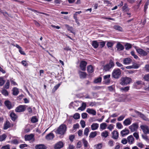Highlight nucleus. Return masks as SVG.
I'll return each mask as SVG.
<instances>
[{
	"label": "nucleus",
	"mask_w": 149,
	"mask_h": 149,
	"mask_svg": "<svg viewBox=\"0 0 149 149\" xmlns=\"http://www.w3.org/2000/svg\"><path fill=\"white\" fill-rule=\"evenodd\" d=\"M67 127L65 125L61 124L56 130H54L55 133L61 136L63 135L66 132Z\"/></svg>",
	"instance_id": "obj_1"
},
{
	"label": "nucleus",
	"mask_w": 149,
	"mask_h": 149,
	"mask_svg": "<svg viewBox=\"0 0 149 149\" xmlns=\"http://www.w3.org/2000/svg\"><path fill=\"white\" fill-rule=\"evenodd\" d=\"M121 72V70L119 69H115L112 72L111 76L114 78L118 79L120 76Z\"/></svg>",
	"instance_id": "obj_2"
},
{
	"label": "nucleus",
	"mask_w": 149,
	"mask_h": 149,
	"mask_svg": "<svg viewBox=\"0 0 149 149\" xmlns=\"http://www.w3.org/2000/svg\"><path fill=\"white\" fill-rule=\"evenodd\" d=\"M114 66V64L112 60H110L109 63L104 66L103 70L105 71H109L111 68Z\"/></svg>",
	"instance_id": "obj_3"
},
{
	"label": "nucleus",
	"mask_w": 149,
	"mask_h": 149,
	"mask_svg": "<svg viewBox=\"0 0 149 149\" xmlns=\"http://www.w3.org/2000/svg\"><path fill=\"white\" fill-rule=\"evenodd\" d=\"M131 81L130 78L127 77L123 78L121 79L120 84L122 85H126L130 84Z\"/></svg>",
	"instance_id": "obj_4"
},
{
	"label": "nucleus",
	"mask_w": 149,
	"mask_h": 149,
	"mask_svg": "<svg viewBox=\"0 0 149 149\" xmlns=\"http://www.w3.org/2000/svg\"><path fill=\"white\" fill-rule=\"evenodd\" d=\"M140 127L144 134H149V127L148 126L146 125H141Z\"/></svg>",
	"instance_id": "obj_5"
},
{
	"label": "nucleus",
	"mask_w": 149,
	"mask_h": 149,
	"mask_svg": "<svg viewBox=\"0 0 149 149\" xmlns=\"http://www.w3.org/2000/svg\"><path fill=\"white\" fill-rule=\"evenodd\" d=\"M138 126V125L137 123H134L129 126V128L131 132H134L137 130Z\"/></svg>",
	"instance_id": "obj_6"
},
{
	"label": "nucleus",
	"mask_w": 149,
	"mask_h": 149,
	"mask_svg": "<svg viewBox=\"0 0 149 149\" xmlns=\"http://www.w3.org/2000/svg\"><path fill=\"white\" fill-rule=\"evenodd\" d=\"M135 113L138 116L141 117L143 120L146 121H149V119L147 118L144 115L141 113L136 110L134 111Z\"/></svg>",
	"instance_id": "obj_7"
},
{
	"label": "nucleus",
	"mask_w": 149,
	"mask_h": 149,
	"mask_svg": "<svg viewBox=\"0 0 149 149\" xmlns=\"http://www.w3.org/2000/svg\"><path fill=\"white\" fill-rule=\"evenodd\" d=\"M25 109V106L20 105L16 108L15 111L17 112H21L24 111Z\"/></svg>",
	"instance_id": "obj_8"
},
{
	"label": "nucleus",
	"mask_w": 149,
	"mask_h": 149,
	"mask_svg": "<svg viewBox=\"0 0 149 149\" xmlns=\"http://www.w3.org/2000/svg\"><path fill=\"white\" fill-rule=\"evenodd\" d=\"M87 64L86 61H82L80 62V67L82 71H85L86 70V67Z\"/></svg>",
	"instance_id": "obj_9"
},
{
	"label": "nucleus",
	"mask_w": 149,
	"mask_h": 149,
	"mask_svg": "<svg viewBox=\"0 0 149 149\" xmlns=\"http://www.w3.org/2000/svg\"><path fill=\"white\" fill-rule=\"evenodd\" d=\"M137 52L139 54L143 56H146L148 54V52L141 49L139 48L136 49Z\"/></svg>",
	"instance_id": "obj_10"
},
{
	"label": "nucleus",
	"mask_w": 149,
	"mask_h": 149,
	"mask_svg": "<svg viewBox=\"0 0 149 149\" xmlns=\"http://www.w3.org/2000/svg\"><path fill=\"white\" fill-rule=\"evenodd\" d=\"M132 118H129L125 119L123 122V123L125 126H127L131 124Z\"/></svg>",
	"instance_id": "obj_11"
},
{
	"label": "nucleus",
	"mask_w": 149,
	"mask_h": 149,
	"mask_svg": "<svg viewBox=\"0 0 149 149\" xmlns=\"http://www.w3.org/2000/svg\"><path fill=\"white\" fill-rule=\"evenodd\" d=\"M112 137L114 139H117L119 137V133L117 130H114L111 133Z\"/></svg>",
	"instance_id": "obj_12"
},
{
	"label": "nucleus",
	"mask_w": 149,
	"mask_h": 149,
	"mask_svg": "<svg viewBox=\"0 0 149 149\" xmlns=\"http://www.w3.org/2000/svg\"><path fill=\"white\" fill-rule=\"evenodd\" d=\"M63 146V143L61 141H60L56 143L54 146V148L55 149H60L62 148Z\"/></svg>",
	"instance_id": "obj_13"
},
{
	"label": "nucleus",
	"mask_w": 149,
	"mask_h": 149,
	"mask_svg": "<svg viewBox=\"0 0 149 149\" xmlns=\"http://www.w3.org/2000/svg\"><path fill=\"white\" fill-rule=\"evenodd\" d=\"M116 47L117 51H118L123 50L124 49V46L119 42H118L116 46Z\"/></svg>",
	"instance_id": "obj_14"
},
{
	"label": "nucleus",
	"mask_w": 149,
	"mask_h": 149,
	"mask_svg": "<svg viewBox=\"0 0 149 149\" xmlns=\"http://www.w3.org/2000/svg\"><path fill=\"white\" fill-rule=\"evenodd\" d=\"M34 135L33 134H26L24 136V139L25 141H30L33 139Z\"/></svg>",
	"instance_id": "obj_15"
},
{
	"label": "nucleus",
	"mask_w": 149,
	"mask_h": 149,
	"mask_svg": "<svg viewBox=\"0 0 149 149\" xmlns=\"http://www.w3.org/2000/svg\"><path fill=\"white\" fill-rule=\"evenodd\" d=\"M54 136V134L53 133L51 132L46 136L45 138L47 140H50L53 139Z\"/></svg>",
	"instance_id": "obj_16"
},
{
	"label": "nucleus",
	"mask_w": 149,
	"mask_h": 149,
	"mask_svg": "<svg viewBox=\"0 0 149 149\" xmlns=\"http://www.w3.org/2000/svg\"><path fill=\"white\" fill-rule=\"evenodd\" d=\"M4 104L8 109H11L13 107L11 102L9 100L5 101L4 102Z\"/></svg>",
	"instance_id": "obj_17"
},
{
	"label": "nucleus",
	"mask_w": 149,
	"mask_h": 149,
	"mask_svg": "<svg viewBox=\"0 0 149 149\" xmlns=\"http://www.w3.org/2000/svg\"><path fill=\"white\" fill-rule=\"evenodd\" d=\"M86 112L90 114L93 115H95L96 114V111L92 109L88 108L86 110Z\"/></svg>",
	"instance_id": "obj_18"
},
{
	"label": "nucleus",
	"mask_w": 149,
	"mask_h": 149,
	"mask_svg": "<svg viewBox=\"0 0 149 149\" xmlns=\"http://www.w3.org/2000/svg\"><path fill=\"white\" fill-rule=\"evenodd\" d=\"M127 140L128 143L130 144H133L134 141V139L132 135L128 136Z\"/></svg>",
	"instance_id": "obj_19"
},
{
	"label": "nucleus",
	"mask_w": 149,
	"mask_h": 149,
	"mask_svg": "<svg viewBox=\"0 0 149 149\" xmlns=\"http://www.w3.org/2000/svg\"><path fill=\"white\" fill-rule=\"evenodd\" d=\"M35 148L36 149H47V147L44 144H40L36 145Z\"/></svg>",
	"instance_id": "obj_20"
},
{
	"label": "nucleus",
	"mask_w": 149,
	"mask_h": 149,
	"mask_svg": "<svg viewBox=\"0 0 149 149\" xmlns=\"http://www.w3.org/2000/svg\"><path fill=\"white\" fill-rule=\"evenodd\" d=\"M78 74L80 78L81 79H84L85 78L87 75V74L85 72H82L80 71H79Z\"/></svg>",
	"instance_id": "obj_21"
},
{
	"label": "nucleus",
	"mask_w": 149,
	"mask_h": 149,
	"mask_svg": "<svg viewBox=\"0 0 149 149\" xmlns=\"http://www.w3.org/2000/svg\"><path fill=\"white\" fill-rule=\"evenodd\" d=\"M129 132V131L128 129H125L121 131L120 132V133L121 136H122L127 135Z\"/></svg>",
	"instance_id": "obj_22"
},
{
	"label": "nucleus",
	"mask_w": 149,
	"mask_h": 149,
	"mask_svg": "<svg viewBox=\"0 0 149 149\" xmlns=\"http://www.w3.org/2000/svg\"><path fill=\"white\" fill-rule=\"evenodd\" d=\"M132 60L130 58H126L123 60V63L125 65L129 64L132 62Z\"/></svg>",
	"instance_id": "obj_23"
},
{
	"label": "nucleus",
	"mask_w": 149,
	"mask_h": 149,
	"mask_svg": "<svg viewBox=\"0 0 149 149\" xmlns=\"http://www.w3.org/2000/svg\"><path fill=\"white\" fill-rule=\"evenodd\" d=\"M107 126V124L105 123H103L100 125V131L105 130Z\"/></svg>",
	"instance_id": "obj_24"
},
{
	"label": "nucleus",
	"mask_w": 149,
	"mask_h": 149,
	"mask_svg": "<svg viewBox=\"0 0 149 149\" xmlns=\"http://www.w3.org/2000/svg\"><path fill=\"white\" fill-rule=\"evenodd\" d=\"M99 127V124L97 123H93L91 126V130H97Z\"/></svg>",
	"instance_id": "obj_25"
},
{
	"label": "nucleus",
	"mask_w": 149,
	"mask_h": 149,
	"mask_svg": "<svg viewBox=\"0 0 149 149\" xmlns=\"http://www.w3.org/2000/svg\"><path fill=\"white\" fill-rule=\"evenodd\" d=\"M109 132L107 130H104L101 133V136L102 137L105 138H107L109 136Z\"/></svg>",
	"instance_id": "obj_26"
},
{
	"label": "nucleus",
	"mask_w": 149,
	"mask_h": 149,
	"mask_svg": "<svg viewBox=\"0 0 149 149\" xmlns=\"http://www.w3.org/2000/svg\"><path fill=\"white\" fill-rule=\"evenodd\" d=\"M83 141L85 149H88L89 148V146L87 141L85 140L84 139H83Z\"/></svg>",
	"instance_id": "obj_27"
},
{
	"label": "nucleus",
	"mask_w": 149,
	"mask_h": 149,
	"mask_svg": "<svg viewBox=\"0 0 149 149\" xmlns=\"http://www.w3.org/2000/svg\"><path fill=\"white\" fill-rule=\"evenodd\" d=\"M10 116L11 119L13 121H15L17 117V116L13 112H12L10 114Z\"/></svg>",
	"instance_id": "obj_28"
},
{
	"label": "nucleus",
	"mask_w": 149,
	"mask_h": 149,
	"mask_svg": "<svg viewBox=\"0 0 149 149\" xmlns=\"http://www.w3.org/2000/svg\"><path fill=\"white\" fill-rule=\"evenodd\" d=\"M143 82L141 81H137L134 84V86L136 87V88L137 89L139 88H138V86H141Z\"/></svg>",
	"instance_id": "obj_29"
},
{
	"label": "nucleus",
	"mask_w": 149,
	"mask_h": 149,
	"mask_svg": "<svg viewBox=\"0 0 149 149\" xmlns=\"http://www.w3.org/2000/svg\"><path fill=\"white\" fill-rule=\"evenodd\" d=\"M86 104L85 102H83L82 104V106L78 108L79 110H81V111L84 110L86 108Z\"/></svg>",
	"instance_id": "obj_30"
},
{
	"label": "nucleus",
	"mask_w": 149,
	"mask_h": 149,
	"mask_svg": "<svg viewBox=\"0 0 149 149\" xmlns=\"http://www.w3.org/2000/svg\"><path fill=\"white\" fill-rule=\"evenodd\" d=\"M13 91V94L14 95H17L19 93V91L18 88H13L12 90Z\"/></svg>",
	"instance_id": "obj_31"
},
{
	"label": "nucleus",
	"mask_w": 149,
	"mask_h": 149,
	"mask_svg": "<svg viewBox=\"0 0 149 149\" xmlns=\"http://www.w3.org/2000/svg\"><path fill=\"white\" fill-rule=\"evenodd\" d=\"M99 44L97 41H93L92 42V45L94 48H96L98 47Z\"/></svg>",
	"instance_id": "obj_32"
},
{
	"label": "nucleus",
	"mask_w": 149,
	"mask_h": 149,
	"mask_svg": "<svg viewBox=\"0 0 149 149\" xmlns=\"http://www.w3.org/2000/svg\"><path fill=\"white\" fill-rule=\"evenodd\" d=\"M97 135V132L96 131L91 132L89 135L90 138H93L95 137Z\"/></svg>",
	"instance_id": "obj_33"
},
{
	"label": "nucleus",
	"mask_w": 149,
	"mask_h": 149,
	"mask_svg": "<svg viewBox=\"0 0 149 149\" xmlns=\"http://www.w3.org/2000/svg\"><path fill=\"white\" fill-rule=\"evenodd\" d=\"M10 127V123L8 121H6V123L4 124V129L6 130Z\"/></svg>",
	"instance_id": "obj_34"
},
{
	"label": "nucleus",
	"mask_w": 149,
	"mask_h": 149,
	"mask_svg": "<svg viewBox=\"0 0 149 149\" xmlns=\"http://www.w3.org/2000/svg\"><path fill=\"white\" fill-rule=\"evenodd\" d=\"M87 70L89 73H92L93 72V67L91 65H89L87 67Z\"/></svg>",
	"instance_id": "obj_35"
},
{
	"label": "nucleus",
	"mask_w": 149,
	"mask_h": 149,
	"mask_svg": "<svg viewBox=\"0 0 149 149\" xmlns=\"http://www.w3.org/2000/svg\"><path fill=\"white\" fill-rule=\"evenodd\" d=\"M65 26L67 28L68 31H70V32L72 33H73V28L72 27L70 26L67 24H65Z\"/></svg>",
	"instance_id": "obj_36"
},
{
	"label": "nucleus",
	"mask_w": 149,
	"mask_h": 149,
	"mask_svg": "<svg viewBox=\"0 0 149 149\" xmlns=\"http://www.w3.org/2000/svg\"><path fill=\"white\" fill-rule=\"evenodd\" d=\"M1 93L3 95L6 96H7L8 95V91L5 89L2 90L1 91Z\"/></svg>",
	"instance_id": "obj_37"
},
{
	"label": "nucleus",
	"mask_w": 149,
	"mask_h": 149,
	"mask_svg": "<svg viewBox=\"0 0 149 149\" xmlns=\"http://www.w3.org/2000/svg\"><path fill=\"white\" fill-rule=\"evenodd\" d=\"M125 49L127 50L131 48L132 47L131 45L128 43H126L125 45Z\"/></svg>",
	"instance_id": "obj_38"
},
{
	"label": "nucleus",
	"mask_w": 149,
	"mask_h": 149,
	"mask_svg": "<svg viewBox=\"0 0 149 149\" xmlns=\"http://www.w3.org/2000/svg\"><path fill=\"white\" fill-rule=\"evenodd\" d=\"M116 63L117 66L121 67V69L123 70H124V69L125 68L123 67V65L122 64L118 62H116Z\"/></svg>",
	"instance_id": "obj_39"
},
{
	"label": "nucleus",
	"mask_w": 149,
	"mask_h": 149,
	"mask_svg": "<svg viewBox=\"0 0 149 149\" xmlns=\"http://www.w3.org/2000/svg\"><path fill=\"white\" fill-rule=\"evenodd\" d=\"M143 78L146 81H149V74L145 75Z\"/></svg>",
	"instance_id": "obj_40"
},
{
	"label": "nucleus",
	"mask_w": 149,
	"mask_h": 149,
	"mask_svg": "<svg viewBox=\"0 0 149 149\" xmlns=\"http://www.w3.org/2000/svg\"><path fill=\"white\" fill-rule=\"evenodd\" d=\"M129 86H126L124 88H120V90L122 91L126 92L129 90Z\"/></svg>",
	"instance_id": "obj_41"
},
{
	"label": "nucleus",
	"mask_w": 149,
	"mask_h": 149,
	"mask_svg": "<svg viewBox=\"0 0 149 149\" xmlns=\"http://www.w3.org/2000/svg\"><path fill=\"white\" fill-rule=\"evenodd\" d=\"M116 127L118 129H121L123 128V126L121 123H117L116 124Z\"/></svg>",
	"instance_id": "obj_42"
},
{
	"label": "nucleus",
	"mask_w": 149,
	"mask_h": 149,
	"mask_svg": "<svg viewBox=\"0 0 149 149\" xmlns=\"http://www.w3.org/2000/svg\"><path fill=\"white\" fill-rule=\"evenodd\" d=\"M113 27L114 29L118 31H121L122 30V28L119 26L115 25Z\"/></svg>",
	"instance_id": "obj_43"
},
{
	"label": "nucleus",
	"mask_w": 149,
	"mask_h": 149,
	"mask_svg": "<svg viewBox=\"0 0 149 149\" xmlns=\"http://www.w3.org/2000/svg\"><path fill=\"white\" fill-rule=\"evenodd\" d=\"M89 132V128L88 127L86 128L84 130V135L88 136V133Z\"/></svg>",
	"instance_id": "obj_44"
},
{
	"label": "nucleus",
	"mask_w": 149,
	"mask_h": 149,
	"mask_svg": "<svg viewBox=\"0 0 149 149\" xmlns=\"http://www.w3.org/2000/svg\"><path fill=\"white\" fill-rule=\"evenodd\" d=\"M60 85V84H59L57 85H56L55 86L54 88H53L52 90V91L53 92H54L57 89L59 88V86Z\"/></svg>",
	"instance_id": "obj_45"
},
{
	"label": "nucleus",
	"mask_w": 149,
	"mask_h": 149,
	"mask_svg": "<svg viewBox=\"0 0 149 149\" xmlns=\"http://www.w3.org/2000/svg\"><path fill=\"white\" fill-rule=\"evenodd\" d=\"M6 137V136L5 134H3L0 136V141H2L5 139Z\"/></svg>",
	"instance_id": "obj_46"
},
{
	"label": "nucleus",
	"mask_w": 149,
	"mask_h": 149,
	"mask_svg": "<svg viewBox=\"0 0 149 149\" xmlns=\"http://www.w3.org/2000/svg\"><path fill=\"white\" fill-rule=\"evenodd\" d=\"M114 125L111 124L108 126L107 128L110 131H111L114 129Z\"/></svg>",
	"instance_id": "obj_47"
},
{
	"label": "nucleus",
	"mask_w": 149,
	"mask_h": 149,
	"mask_svg": "<svg viewBox=\"0 0 149 149\" xmlns=\"http://www.w3.org/2000/svg\"><path fill=\"white\" fill-rule=\"evenodd\" d=\"M125 117V116L124 115H123L117 118V120L118 121H121Z\"/></svg>",
	"instance_id": "obj_48"
},
{
	"label": "nucleus",
	"mask_w": 149,
	"mask_h": 149,
	"mask_svg": "<svg viewBox=\"0 0 149 149\" xmlns=\"http://www.w3.org/2000/svg\"><path fill=\"white\" fill-rule=\"evenodd\" d=\"M80 115L78 113H75L73 116V117L74 119H77L79 118Z\"/></svg>",
	"instance_id": "obj_49"
},
{
	"label": "nucleus",
	"mask_w": 149,
	"mask_h": 149,
	"mask_svg": "<svg viewBox=\"0 0 149 149\" xmlns=\"http://www.w3.org/2000/svg\"><path fill=\"white\" fill-rule=\"evenodd\" d=\"M102 80V78L100 77H99L96 79L94 81V82L95 83H97L100 82Z\"/></svg>",
	"instance_id": "obj_50"
},
{
	"label": "nucleus",
	"mask_w": 149,
	"mask_h": 149,
	"mask_svg": "<svg viewBox=\"0 0 149 149\" xmlns=\"http://www.w3.org/2000/svg\"><path fill=\"white\" fill-rule=\"evenodd\" d=\"M10 81L9 80H8L4 86V88L6 89H8L9 88Z\"/></svg>",
	"instance_id": "obj_51"
},
{
	"label": "nucleus",
	"mask_w": 149,
	"mask_h": 149,
	"mask_svg": "<svg viewBox=\"0 0 149 149\" xmlns=\"http://www.w3.org/2000/svg\"><path fill=\"white\" fill-rule=\"evenodd\" d=\"M38 121V120L35 116L33 117L31 119V121L33 123H35Z\"/></svg>",
	"instance_id": "obj_52"
},
{
	"label": "nucleus",
	"mask_w": 149,
	"mask_h": 149,
	"mask_svg": "<svg viewBox=\"0 0 149 149\" xmlns=\"http://www.w3.org/2000/svg\"><path fill=\"white\" fill-rule=\"evenodd\" d=\"M5 81L3 78H0V86H2L5 83Z\"/></svg>",
	"instance_id": "obj_53"
},
{
	"label": "nucleus",
	"mask_w": 149,
	"mask_h": 149,
	"mask_svg": "<svg viewBox=\"0 0 149 149\" xmlns=\"http://www.w3.org/2000/svg\"><path fill=\"white\" fill-rule=\"evenodd\" d=\"M137 146L141 148H144L145 146L141 143H138L137 144Z\"/></svg>",
	"instance_id": "obj_54"
},
{
	"label": "nucleus",
	"mask_w": 149,
	"mask_h": 149,
	"mask_svg": "<svg viewBox=\"0 0 149 149\" xmlns=\"http://www.w3.org/2000/svg\"><path fill=\"white\" fill-rule=\"evenodd\" d=\"M99 44H100V47L101 48H102L104 46L105 42L104 41H101L99 42Z\"/></svg>",
	"instance_id": "obj_55"
},
{
	"label": "nucleus",
	"mask_w": 149,
	"mask_h": 149,
	"mask_svg": "<svg viewBox=\"0 0 149 149\" xmlns=\"http://www.w3.org/2000/svg\"><path fill=\"white\" fill-rule=\"evenodd\" d=\"M82 146V143L80 141H78L76 147L77 148H80Z\"/></svg>",
	"instance_id": "obj_56"
},
{
	"label": "nucleus",
	"mask_w": 149,
	"mask_h": 149,
	"mask_svg": "<svg viewBox=\"0 0 149 149\" xmlns=\"http://www.w3.org/2000/svg\"><path fill=\"white\" fill-rule=\"evenodd\" d=\"M80 124L82 128H84L85 126V122L83 120H81L80 122Z\"/></svg>",
	"instance_id": "obj_57"
},
{
	"label": "nucleus",
	"mask_w": 149,
	"mask_h": 149,
	"mask_svg": "<svg viewBox=\"0 0 149 149\" xmlns=\"http://www.w3.org/2000/svg\"><path fill=\"white\" fill-rule=\"evenodd\" d=\"M133 68L137 69L138 68L139 66L140 65L138 64H134L132 65Z\"/></svg>",
	"instance_id": "obj_58"
},
{
	"label": "nucleus",
	"mask_w": 149,
	"mask_h": 149,
	"mask_svg": "<svg viewBox=\"0 0 149 149\" xmlns=\"http://www.w3.org/2000/svg\"><path fill=\"white\" fill-rule=\"evenodd\" d=\"M147 134H142V138L145 140L147 141L149 140L148 136L146 135Z\"/></svg>",
	"instance_id": "obj_59"
},
{
	"label": "nucleus",
	"mask_w": 149,
	"mask_h": 149,
	"mask_svg": "<svg viewBox=\"0 0 149 149\" xmlns=\"http://www.w3.org/2000/svg\"><path fill=\"white\" fill-rule=\"evenodd\" d=\"M1 149H10V146L9 145H7L5 146H3Z\"/></svg>",
	"instance_id": "obj_60"
},
{
	"label": "nucleus",
	"mask_w": 149,
	"mask_h": 149,
	"mask_svg": "<svg viewBox=\"0 0 149 149\" xmlns=\"http://www.w3.org/2000/svg\"><path fill=\"white\" fill-rule=\"evenodd\" d=\"M108 143L109 145L110 146H113L114 141L113 140H110L109 141Z\"/></svg>",
	"instance_id": "obj_61"
},
{
	"label": "nucleus",
	"mask_w": 149,
	"mask_h": 149,
	"mask_svg": "<svg viewBox=\"0 0 149 149\" xmlns=\"http://www.w3.org/2000/svg\"><path fill=\"white\" fill-rule=\"evenodd\" d=\"M134 136L136 138V139H139V135L138 133L137 132H135L133 134Z\"/></svg>",
	"instance_id": "obj_62"
},
{
	"label": "nucleus",
	"mask_w": 149,
	"mask_h": 149,
	"mask_svg": "<svg viewBox=\"0 0 149 149\" xmlns=\"http://www.w3.org/2000/svg\"><path fill=\"white\" fill-rule=\"evenodd\" d=\"M11 142L14 144H17L19 143V141L17 140L14 139L11 141Z\"/></svg>",
	"instance_id": "obj_63"
},
{
	"label": "nucleus",
	"mask_w": 149,
	"mask_h": 149,
	"mask_svg": "<svg viewBox=\"0 0 149 149\" xmlns=\"http://www.w3.org/2000/svg\"><path fill=\"white\" fill-rule=\"evenodd\" d=\"M114 86L113 85L109 86L108 87V88L109 90L111 91H113L114 89Z\"/></svg>",
	"instance_id": "obj_64"
}]
</instances>
